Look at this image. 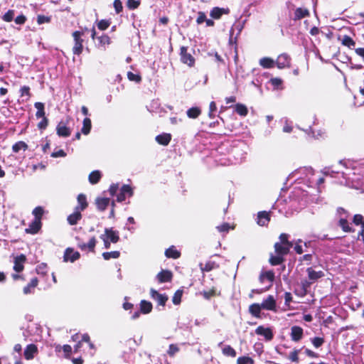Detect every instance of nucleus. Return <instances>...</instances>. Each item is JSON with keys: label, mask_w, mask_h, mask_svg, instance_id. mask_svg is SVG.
Wrapping results in <instances>:
<instances>
[{"label": "nucleus", "mask_w": 364, "mask_h": 364, "mask_svg": "<svg viewBox=\"0 0 364 364\" xmlns=\"http://www.w3.org/2000/svg\"><path fill=\"white\" fill-rule=\"evenodd\" d=\"M83 35L84 32L80 31H75L72 33L74 41L72 50L74 55H80L82 53L84 39L82 36Z\"/></svg>", "instance_id": "1"}, {"label": "nucleus", "mask_w": 364, "mask_h": 364, "mask_svg": "<svg viewBox=\"0 0 364 364\" xmlns=\"http://www.w3.org/2000/svg\"><path fill=\"white\" fill-rule=\"evenodd\" d=\"M75 239L77 241V247L82 251H85L87 249L90 252H95V247L97 243V240L95 236H92L87 243H85L80 236H76Z\"/></svg>", "instance_id": "2"}, {"label": "nucleus", "mask_w": 364, "mask_h": 364, "mask_svg": "<svg viewBox=\"0 0 364 364\" xmlns=\"http://www.w3.org/2000/svg\"><path fill=\"white\" fill-rule=\"evenodd\" d=\"M180 60L182 63L187 65L189 67H193L195 65V58L191 53L188 52L187 46H181L180 48Z\"/></svg>", "instance_id": "3"}, {"label": "nucleus", "mask_w": 364, "mask_h": 364, "mask_svg": "<svg viewBox=\"0 0 364 364\" xmlns=\"http://www.w3.org/2000/svg\"><path fill=\"white\" fill-rule=\"evenodd\" d=\"M150 296L151 299L156 301L159 305L162 306L166 305V303L168 299V297L166 294H160L154 289H150Z\"/></svg>", "instance_id": "4"}, {"label": "nucleus", "mask_w": 364, "mask_h": 364, "mask_svg": "<svg viewBox=\"0 0 364 364\" xmlns=\"http://www.w3.org/2000/svg\"><path fill=\"white\" fill-rule=\"evenodd\" d=\"M133 194V189L129 185H123L120 188L119 193L117 195V201L119 203L124 201L126 196L132 197Z\"/></svg>", "instance_id": "5"}, {"label": "nucleus", "mask_w": 364, "mask_h": 364, "mask_svg": "<svg viewBox=\"0 0 364 364\" xmlns=\"http://www.w3.org/2000/svg\"><path fill=\"white\" fill-rule=\"evenodd\" d=\"M304 337V329L299 326L291 327L290 338L295 343L299 342Z\"/></svg>", "instance_id": "6"}, {"label": "nucleus", "mask_w": 364, "mask_h": 364, "mask_svg": "<svg viewBox=\"0 0 364 364\" xmlns=\"http://www.w3.org/2000/svg\"><path fill=\"white\" fill-rule=\"evenodd\" d=\"M255 333L259 336H262L264 337L265 340L267 341H270L274 338V334L272 330L269 327H264L263 326H259L255 329Z\"/></svg>", "instance_id": "7"}, {"label": "nucleus", "mask_w": 364, "mask_h": 364, "mask_svg": "<svg viewBox=\"0 0 364 364\" xmlns=\"http://www.w3.org/2000/svg\"><path fill=\"white\" fill-rule=\"evenodd\" d=\"M230 12L228 8H220L218 6L213 7L210 12V16L212 18L218 20L223 15H228Z\"/></svg>", "instance_id": "8"}, {"label": "nucleus", "mask_w": 364, "mask_h": 364, "mask_svg": "<svg viewBox=\"0 0 364 364\" xmlns=\"http://www.w3.org/2000/svg\"><path fill=\"white\" fill-rule=\"evenodd\" d=\"M291 63V58L286 53L280 54L275 61V64L278 68L282 69L289 67Z\"/></svg>", "instance_id": "9"}, {"label": "nucleus", "mask_w": 364, "mask_h": 364, "mask_svg": "<svg viewBox=\"0 0 364 364\" xmlns=\"http://www.w3.org/2000/svg\"><path fill=\"white\" fill-rule=\"evenodd\" d=\"M80 257V254L77 251H74L73 248L68 247L64 252V261L74 262Z\"/></svg>", "instance_id": "10"}, {"label": "nucleus", "mask_w": 364, "mask_h": 364, "mask_svg": "<svg viewBox=\"0 0 364 364\" xmlns=\"http://www.w3.org/2000/svg\"><path fill=\"white\" fill-rule=\"evenodd\" d=\"M262 308L269 311H276L277 304L272 295H269L260 304Z\"/></svg>", "instance_id": "11"}, {"label": "nucleus", "mask_w": 364, "mask_h": 364, "mask_svg": "<svg viewBox=\"0 0 364 364\" xmlns=\"http://www.w3.org/2000/svg\"><path fill=\"white\" fill-rule=\"evenodd\" d=\"M275 279L274 272L273 270L262 272L259 276L260 283H264L265 280L269 282V286L272 287Z\"/></svg>", "instance_id": "12"}, {"label": "nucleus", "mask_w": 364, "mask_h": 364, "mask_svg": "<svg viewBox=\"0 0 364 364\" xmlns=\"http://www.w3.org/2000/svg\"><path fill=\"white\" fill-rule=\"evenodd\" d=\"M26 261V257L23 254L18 255L14 259V269L16 272H21L24 269V263Z\"/></svg>", "instance_id": "13"}, {"label": "nucleus", "mask_w": 364, "mask_h": 364, "mask_svg": "<svg viewBox=\"0 0 364 364\" xmlns=\"http://www.w3.org/2000/svg\"><path fill=\"white\" fill-rule=\"evenodd\" d=\"M270 212L259 211L257 213V223L259 226H267L270 221Z\"/></svg>", "instance_id": "14"}, {"label": "nucleus", "mask_w": 364, "mask_h": 364, "mask_svg": "<svg viewBox=\"0 0 364 364\" xmlns=\"http://www.w3.org/2000/svg\"><path fill=\"white\" fill-rule=\"evenodd\" d=\"M156 278L159 283L169 282L172 280L173 273L170 270L163 269L157 274Z\"/></svg>", "instance_id": "15"}, {"label": "nucleus", "mask_w": 364, "mask_h": 364, "mask_svg": "<svg viewBox=\"0 0 364 364\" xmlns=\"http://www.w3.org/2000/svg\"><path fill=\"white\" fill-rule=\"evenodd\" d=\"M77 205L75 208V209L82 212L84 211L88 207V202L87 200V196L84 193L78 194L77 197Z\"/></svg>", "instance_id": "16"}, {"label": "nucleus", "mask_w": 364, "mask_h": 364, "mask_svg": "<svg viewBox=\"0 0 364 364\" xmlns=\"http://www.w3.org/2000/svg\"><path fill=\"white\" fill-rule=\"evenodd\" d=\"M38 352L37 346L35 344H29L24 350L23 355L26 360H31Z\"/></svg>", "instance_id": "17"}, {"label": "nucleus", "mask_w": 364, "mask_h": 364, "mask_svg": "<svg viewBox=\"0 0 364 364\" xmlns=\"http://www.w3.org/2000/svg\"><path fill=\"white\" fill-rule=\"evenodd\" d=\"M42 223L36 220H33L29 225L28 228L25 230L26 233L35 235L41 229Z\"/></svg>", "instance_id": "18"}, {"label": "nucleus", "mask_w": 364, "mask_h": 364, "mask_svg": "<svg viewBox=\"0 0 364 364\" xmlns=\"http://www.w3.org/2000/svg\"><path fill=\"white\" fill-rule=\"evenodd\" d=\"M56 133L59 136L68 137L71 134V130L63 122H60L56 127Z\"/></svg>", "instance_id": "19"}, {"label": "nucleus", "mask_w": 364, "mask_h": 364, "mask_svg": "<svg viewBox=\"0 0 364 364\" xmlns=\"http://www.w3.org/2000/svg\"><path fill=\"white\" fill-rule=\"evenodd\" d=\"M312 282L306 279L302 280L300 285V289L299 291L296 290V294L300 296H306L309 291Z\"/></svg>", "instance_id": "20"}, {"label": "nucleus", "mask_w": 364, "mask_h": 364, "mask_svg": "<svg viewBox=\"0 0 364 364\" xmlns=\"http://www.w3.org/2000/svg\"><path fill=\"white\" fill-rule=\"evenodd\" d=\"M110 200L108 198H100L97 197L95 199V204L97 206V208L99 211L103 212L105 211L108 205H109Z\"/></svg>", "instance_id": "21"}, {"label": "nucleus", "mask_w": 364, "mask_h": 364, "mask_svg": "<svg viewBox=\"0 0 364 364\" xmlns=\"http://www.w3.org/2000/svg\"><path fill=\"white\" fill-rule=\"evenodd\" d=\"M104 235L112 243H117L119 240V232L112 228H105Z\"/></svg>", "instance_id": "22"}, {"label": "nucleus", "mask_w": 364, "mask_h": 364, "mask_svg": "<svg viewBox=\"0 0 364 364\" xmlns=\"http://www.w3.org/2000/svg\"><path fill=\"white\" fill-rule=\"evenodd\" d=\"M274 247L277 255H281L282 256H284L289 252V250L292 247H291V245L288 246L284 244L276 242L274 245Z\"/></svg>", "instance_id": "23"}, {"label": "nucleus", "mask_w": 364, "mask_h": 364, "mask_svg": "<svg viewBox=\"0 0 364 364\" xmlns=\"http://www.w3.org/2000/svg\"><path fill=\"white\" fill-rule=\"evenodd\" d=\"M97 39L98 41V46L104 50H106V46L112 43L111 38L106 33H102L101 36H97Z\"/></svg>", "instance_id": "24"}, {"label": "nucleus", "mask_w": 364, "mask_h": 364, "mask_svg": "<svg viewBox=\"0 0 364 364\" xmlns=\"http://www.w3.org/2000/svg\"><path fill=\"white\" fill-rule=\"evenodd\" d=\"M306 272L308 273L309 279L311 280L312 282L324 277L323 272H322V271L316 272L312 267L307 268Z\"/></svg>", "instance_id": "25"}, {"label": "nucleus", "mask_w": 364, "mask_h": 364, "mask_svg": "<svg viewBox=\"0 0 364 364\" xmlns=\"http://www.w3.org/2000/svg\"><path fill=\"white\" fill-rule=\"evenodd\" d=\"M38 279L37 277H33L31 279L28 284L25 286L23 289V292L24 294H29L33 292V289L38 285Z\"/></svg>", "instance_id": "26"}, {"label": "nucleus", "mask_w": 364, "mask_h": 364, "mask_svg": "<svg viewBox=\"0 0 364 364\" xmlns=\"http://www.w3.org/2000/svg\"><path fill=\"white\" fill-rule=\"evenodd\" d=\"M82 218L81 212L75 209L74 213L69 215L67 218L68 223L70 225H76Z\"/></svg>", "instance_id": "27"}, {"label": "nucleus", "mask_w": 364, "mask_h": 364, "mask_svg": "<svg viewBox=\"0 0 364 364\" xmlns=\"http://www.w3.org/2000/svg\"><path fill=\"white\" fill-rule=\"evenodd\" d=\"M310 15V13L307 9L297 8L294 11V16L293 20L294 21H299L305 17Z\"/></svg>", "instance_id": "28"}, {"label": "nucleus", "mask_w": 364, "mask_h": 364, "mask_svg": "<svg viewBox=\"0 0 364 364\" xmlns=\"http://www.w3.org/2000/svg\"><path fill=\"white\" fill-rule=\"evenodd\" d=\"M171 140V135L168 133H163L156 136V141L157 143L163 146H167L170 143Z\"/></svg>", "instance_id": "29"}, {"label": "nucleus", "mask_w": 364, "mask_h": 364, "mask_svg": "<svg viewBox=\"0 0 364 364\" xmlns=\"http://www.w3.org/2000/svg\"><path fill=\"white\" fill-rule=\"evenodd\" d=\"M165 256L167 258L176 259L181 257V252L175 247V246L172 245L166 250Z\"/></svg>", "instance_id": "30"}, {"label": "nucleus", "mask_w": 364, "mask_h": 364, "mask_svg": "<svg viewBox=\"0 0 364 364\" xmlns=\"http://www.w3.org/2000/svg\"><path fill=\"white\" fill-rule=\"evenodd\" d=\"M262 306L259 304L254 303L249 306V312L255 318H261Z\"/></svg>", "instance_id": "31"}, {"label": "nucleus", "mask_w": 364, "mask_h": 364, "mask_svg": "<svg viewBox=\"0 0 364 364\" xmlns=\"http://www.w3.org/2000/svg\"><path fill=\"white\" fill-rule=\"evenodd\" d=\"M200 294L202 295L205 299L209 300L212 297L220 296V292H218L216 288L213 287L210 290H203V291H200Z\"/></svg>", "instance_id": "32"}, {"label": "nucleus", "mask_w": 364, "mask_h": 364, "mask_svg": "<svg viewBox=\"0 0 364 364\" xmlns=\"http://www.w3.org/2000/svg\"><path fill=\"white\" fill-rule=\"evenodd\" d=\"M140 312L143 314H147L151 312L153 309L152 304L146 300H141L139 304Z\"/></svg>", "instance_id": "33"}, {"label": "nucleus", "mask_w": 364, "mask_h": 364, "mask_svg": "<svg viewBox=\"0 0 364 364\" xmlns=\"http://www.w3.org/2000/svg\"><path fill=\"white\" fill-rule=\"evenodd\" d=\"M187 116L191 119H196L201 114V109L198 107H192L186 112Z\"/></svg>", "instance_id": "34"}, {"label": "nucleus", "mask_w": 364, "mask_h": 364, "mask_svg": "<svg viewBox=\"0 0 364 364\" xmlns=\"http://www.w3.org/2000/svg\"><path fill=\"white\" fill-rule=\"evenodd\" d=\"M101 177H102L101 172L100 171L96 170V171H92L89 174L88 180L91 184H96L100 181Z\"/></svg>", "instance_id": "35"}, {"label": "nucleus", "mask_w": 364, "mask_h": 364, "mask_svg": "<svg viewBox=\"0 0 364 364\" xmlns=\"http://www.w3.org/2000/svg\"><path fill=\"white\" fill-rule=\"evenodd\" d=\"M259 65L263 68H272L275 65V62L270 58L264 57L259 60Z\"/></svg>", "instance_id": "36"}, {"label": "nucleus", "mask_w": 364, "mask_h": 364, "mask_svg": "<svg viewBox=\"0 0 364 364\" xmlns=\"http://www.w3.org/2000/svg\"><path fill=\"white\" fill-rule=\"evenodd\" d=\"M28 149V144L23 141H18L12 146L14 153H18L21 150L26 151Z\"/></svg>", "instance_id": "37"}, {"label": "nucleus", "mask_w": 364, "mask_h": 364, "mask_svg": "<svg viewBox=\"0 0 364 364\" xmlns=\"http://www.w3.org/2000/svg\"><path fill=\"white\" fill-rule=\"evenodd\" d=\"M34 107L37 109L36 117L38 118L46 117L45 105L43 102H35Z\"/></svg>", "instance_id": "38"}, {"label": "nucleus", "mask_w": 364, "mask_h": 364, "mask_svg": "<svg viewBox=\"0 0 364 364\" xmlns=\"http://www.w3.org/2000/svg\"><path fill=\"white\" fill-rule=\"evenodd\" d=\"M338 39L341 41V43L343 46H346L348 48H352L355 45V42L354 41V40L349 36L345 35L343 36L341 39L340 38V37L338 38Z\"/></svg>", "instance_id": "39"}, {"label": "nucleus", "mask_w": 364, "mask_h": 364, "mask_svg": "<svg viewBox=\"0 0 364 364\" xmlns=\"http://www.w3.org/2000/svg\"><path fill=\"white\" fill-rule=\"evenodd\" d=\"M338 225L341 228L342 230L345 232H353L354 229L350 226L348 220L345 218H341L338 221Z\"/></svg>", "instance_id": "40"}, {"label": "nucleus", "mask_w": 364, "mask_h": 364, "mask_svg": "<svg viewBox=\"0 0 364 364\" xmlns=\"http://www.w3.org/2000/svg\"><path fill=\"white\" fill-rule=\"evenodd\" d=\"M92 128L91 119L88 117H85L83 119L82 127L81 132L83 134L87 135L90 132Z\"/></svg>", "instance_id": "41"}, {"label": "nucleus", "mask_w": 364, "mask_h": 364, "mask_svg": "<svg viewBox=\"0 0 364 364\" xmlns=\"http://www.w3.org/2000/svg\"><path fill=\"white\" fill-rule=\"evenodd\" d=\"M235 111L237 114L242 117H245L248 114V109L247 107L241 103H237L235 105Z\"/></svg>", "instance_id": "42"}, {"label": "nucleus", "mask_w": 364, "mask_h": 364, "mask_svg": "<svg viewBox=\"0 0 364 364\" xmlns=\"http://www.w3.org/2000/svg\"><path fill=\"white\" fill-rule=\"evenodd\" d=\"M200 269L202 272H210L211 270L218 268V264H217L213 261H208L204 266L202 264H200Z\"/></svg>", "instance_id": "43"}, {"label": "nucleus", "mask_w": 364, "mask_h": 364, "mask_svg": "<svg viewBox=\"0 0 364 364\" xmlns=\"http://www.w3.org/2000/svg\"><path fill=\"white\" fill-rule=\"evenodd\" d=\"M284 261V256L281 255H271L269 259V262L273 265H279L281 264Z\"/></svg>", "instance_id": "44"}, {"label": "nucleus", "mask_w": 364, "mask_h": 364, "mask_svg": "<svg viewBox=\"0 0 364 364\" xmlns=\"http://www.w3.org/2000/svg\"><path fill=\"white\" fill-rule=\"evenodd\" d=\"M222 353L224 355L235 358L237 355L235 350L230 345H226L222 349Z\"/></svg>", "instance_id": "45"}, {"label": "nucleus", "mask_w": 364, "mask_h": 364, "mask_svg": "<svg viewBox=\"0 0 364 364\" xmlns=\"http://www.w3.org/2000/svg\"><path fill=\"white\" fill-rule=\"evenodd\" d=\"M304 348V346H303L300 349H296L294 348L291 352L289 353V355L288 356L289 360H290L291 362L294 363H299V352Z\"/></svg>", "instance_id": "46"}, {"label": "nucleus", "mask_w": 364, "mask_h": 364, "mask_svg": "<svg viewBox=\"0 0 364 364\" xmlns=\"http://www.w3.org/2000/svg\"><path fill=\"white\" fill-rule=\"evenodd\" d=\"M32 213L34 215V220L41 221L43 215L44 214V210L43 207L37 206L33 209Z\"/></svg>", "instance_id": "47"}, {"label": "nucleus", "mask_w": 364, "mask_h": 364, "mask_svg": "<svg viewBox=\"0 0 364 364\" xmlns=\"http://www.w3.org/2000/svg\"><path fill=\"white\" fill-rule=\"evenodd\" d=\"M120 256V252L119 251H112V252H105L102 253V257L104 259L109 260L110 259H117Z\"/></svg>", "instance_id": "48"}, {"label": "nucleus", "mask_w": 364, "mask_h": 364, "mask_svg": "<svg viewBox=\"0 0 364 364\" xmlns=\"http://www.w3.org/2000/svg\"><path fill=\"white\" fill-rule=\"evenodd\" d=\"M111 21L108 19H102L97 23V28L100 31H105L109 27Z\"/></svg>", "instance_id": "49"}, {"label": "nucleus", "mask_w": 364, "mask_h": 364, "mask_svg": "<svg viewBox=\"0 0 364 364\" xmlns=\"http://www.w3.org/2000/svg\"><path fill=\"white\" fill-rule=\"evenodd\" d=\"M353 223L355 225H361V230H363L364 227V217L361 214H355L353 218Z\"/></svg>", "instance_id": "50"}, {"label": "nucleus", "mask_w": 364, "mask_h": 364, "mask_svg": "<svg viewBox=\"0 0 364 364\" xmlns=\"http://www.w3.org/2000/svg\"><path fill=\"white\" fill-rule=\"evenodd\" d=\"M183 295V290L178 289L173 294L172 301L175 305H178L181 302V297Z\"/></svg>", "instance_id": "51"}, {"label": "nucleus", "mask_w": 364, "mask_h": 364, "mask_svg": "<svg viewBox=\"0 0 364 364\" xmlns=\"http://www.w3.org/2000/svg\"><path fill=\"white\" fill-rule=\"evenodd\" d=\"M311 341L316 348H318L322 346L325 342L324 338L321 337H314L311 339Z\"/></svg>", "instance_id": "52"}, {"label": "nucleus", "mask_w": 364, "mask_h": 364, "mask_svg": "<svg viewBox=\"0 0 364 364\" xmlns=\"http://www.w3.org/2000/svg\"><path fill=\"white\" fill-rule=\"evenodd\" d=\"M14 10L10 9L5 14L3 15L2 20L4 21L5 22H11L14 19Z\"/></svg>", "instance_id": "53"}, {"label": "nucleus", "mask_w": 364, "mask_h": 364, "mask_svg": "<svg viewBox=\"0 0 364 364\" xmlns=\"http://www.w3.org/2000/svg\"><path fill=\"white\" fill-rule=\"evenodd\" d=\"M51 21V17L39 14L37 16V23L39 25L43 23H48Z\"/></svg>", "instance_id": "54"}, {"label": "nucleus", "mask_w": 364, "mask_h": 364, "mask_svg": "<svg viewBox=\"0 0 364 364\" xmlns=\"http://www.w3.org/2000/svg\"><path fill=\"white\" fill-rule=\"evenodd\" d=\"M140 5L139 0H127V6L130 10H134L137 9Z\"/></svg>", "instance_id": "55"}, {"label": "nucleus", "mask_w": 364, "mask_h": 364, "mask_svg": "<svg viewBox=\"0 0 364 364\" xmlns=\"http://www.w3.org/2000/svg\"><path fill=\"white\" fill-rule=\"evenodd\" d=\"M279 240H280V242L281 244H284V245H291V247L293 246V244L291 242L289 241V235L287 234V233H282L280 235H279Z\"/></svg>", "instance_id": "56"}, {"label": "nucleus", "mask_w": 364, "mask_h": 364, "mask_svg": "<svg viewBox=\"0 0 364 364\" xmlns=\"http://www.w3.org/2000/svg\"><path fill=\"white\" fill-rule=\"evenodd\" d=\"M179 351V348L176 344H170L167 353L169 356L173 357L176 353Z\"/></svg>", "instance_id": "57"}, {"label": "nucleus", "mask_w": 364, "mask_h": 364, "mask_svg": "<svg viewBox=\"0 0 364 364\" xmlns=\"http://www.w3.org/2000/svg\"><path fill=\"white\" fill-rule=\"evenodd\" d=\"M127 78L130 81H134L136 82H139L141 80V77L139 75L134 74L130 71L127 73Z\"/></svg>", "instance_id": "58"}, {"label": "nucleus", "mask_w": 364, "mask_h": 364, "mask_svg": "<svg viewBox=\"0 0 364 364\" xmlns=\"http://www.w3.org/2000/svg\"><path fill=\"white\" fill-rule=\"evenodd\" d=\"M21 97L26 96L27 100H28L31 95L30 92V87L28 86L24 85L20 89Z\"/></svg>", "instance_id": "59"}, {"label": "nucleus", "mask_w": 364, "mask_h": 364, "mask_svg": "<svg viewBox=\"0 0 364 364\" xmlns=\"http://www.w3.org/2000/svg\"><path fill=\"white\" fill-rule=\"evenodd\" d=\"M217 110V106L214 101L210 102L209 105V112L208 116L210 118H214L215 117L214 112Z\"/></svg>", "instance_id": "60"}, {"label": "nucleus", "mask_w": 364, "mask_h": 364, "mask_svg": "<svg viewBox=\"0 0 364 364\" xmlns=\"http://www.w3.org/2000/svg\"><path fill=\"white\" fill-rule=\"evenodd\" d=\"M113 6L117 14H120L123 10V6L121 0H114Z\"/></svg>", "instance_id": "61"}, {"label": "nucleus", "mask_w": 364, "mask_h": 364, "mask_svg": "<svg viewBox=\"0 0 364 364\" xmlns=\"http://www.w3.org/2000/svg\"><path fill=\"white\" fill-rule=\"evenodd\" d=\"M252 359L248 356H241L237 360V364H248L250 363H252Z\"/></svg>", "instance_id": "62"}, {"label": "nucleus", "mask_w": 364, "mask_h": 364, "mask_svg": "<svg viewBox=\"0 0 364 364\" xmlns=\"http://www.w3.org/2000/svg\"><path fill=\"white\" fill-rule=\"evenodd\" d=\"M41 118H42L41 121L39 122L38 124V128L39 129L43 130V129H46V127H48V119H47L46 117H41Z\"/></svg>", "instance_id": "63"}, {"label": "nucleus", "mask_w": 364, "mask_h": 364, "mask_svg": "<svg viewBox=\"0 0 364 364\" xmlns=\"http://www.w3.org/2000/svg\"><path fill=\"white\" fill-rule=\"evenodd\" d=\"M206 21V15L203 11L198 12V17L196 18L197 24H201Z\"/></svg>", "instance_id": "64"}]
</instances>
